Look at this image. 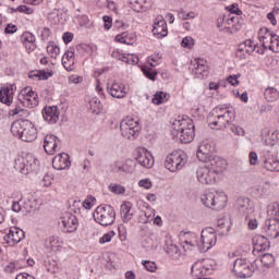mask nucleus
I'll use <instances>...</instances> for the list:
<instances>
[{
	"instance_id": "obj_1",
	"label": "nucleus",
	"mask_w": 279,
	"mask_h": 279,
	"mask_svg": "<svg viewBox=\"0 0 279 279\" xmlns=\"http://www.w3.org/2000/svg\"><path fill=\"white\" fill-rule=\"evenodd\" d=\"M172 138L179 143H193L195 138V124L190 118H178L172 123L171 129Z\"/></svg>"
},
{
	"instance_id": "obj_2",
	"label": "nucleus",
	"mask_w": 279,
	"mask_h": 279,
	"mask_svg": "<svg viewBox=\"0 0 279 279\" xmlns=\"http://www.w3.org/2000/svg\"><path fill=\"white\" fill-rule=\"evenodd\" d=\"M236 114L229 107L218 106L207 117L211 130H226L235 119Z\"/></svg>"
},
{
	"instance_id": "obj_3",
	"label": "nucleus",
	"mask_w": 279,
	"mask_h": 279,
	"mask_svg": "<svg viewBox=\"0 0 279 279\" xmlns=\"http://www.w3.org/2000/svg\"><path fill=\"white\" fill-rule=\"evenodd\" d=\"M11 134L24 143H33L38 137L36 126L29 121H14L11 125Z\"/></svg>"
},
{
	"instance_id": "obj_4",
	"label": "nucleus",
	"mask_w": 279,
	"mask_h": 279,
	"mask_svg": "<svg viewBox=\"0 0 279 279\" xmlns=\"http://www.w3.org/2000/svg\"><path fill=\"white\" fill-rule=\"evenodd\" d=\"M120 134L126 141H136V137L141 134V123L134 118H124L120 122Z\"/></svg>"
},
{
	"instance_id": "obj_5",
	"label": "nucleus",
	"mask_w": 279,
	"mask_h": 279,
	"mask_svg": "<svg viewBox=\"0 0 279 279\" xmlns=\"http://www.w3.org/2000/svg\"><path fill=\"white\" fill-rule=\"evenodd\" d=\"M94 221L99 223V226H112L117 219V213L114 207L110 205H100L94 211Z\"/></svg>"
},
{
	"instance_id": "obj_6",
	"label": "nucleus",
	"mask_w": 279,
	"mask_h": 279,
	"mask_svg": "<svg viewBox=\"0 0 279 279\" xmlns=\"http://www.w3.org/2000/svg\"><path fill=\"white\" fill-rule=\"evenodd\" d=\"M187 160L186 153L183 150H174L166 157L165 167L168 171H171V173H175V171L184 169Z\"/></svg>"
},
{
	"instance_id": "obj_7",
	"label": "nucleus",
	"mask_w": 279,
	"mask_h": 279,
	"mask_svg": "<svg viewBox=\"0 0 279 279\" xmlns=\"http://www.w3.org/2000/svg\"><path fill=\"white\" fill-rule=\"evenodd\" d=\"M40 162L38 161V158L26 155L24 157H17L15 159V169L20 173H23V175H27L29 173H34V171L38 170Z\"/></svg>"
},
{
	"instance_id": "obj_8",
	"label": "nucleus",
	"mask_w": 279,
	"mask_h": 279,
	"mask_svg": "<svg viewBox=\"0 0 279 279\" xmlns=\"http://www.w3.org/2000/svg\"><path fill=\"white\" fill-rule=\"evenodd\" d=\"M217 27L221 32H227L228 34H234L241 29V20L239 16L232 14L222 15L217 19Z\"/></svg>"
},
{
	"instance_id": "obj_9",
	"label": "nucleus",
	"mask_w": 279,
	"mask_h": 279,
	"mask_svg": "<svg viewBox=\"0 0 279 279\" xmlns=\"http://www.w3.org/2000/svg\"><path fill=\"white\" fill-rule=\"evenodd\" d=\"M255 270L256 265L245 258H238L234 260L233 272L238 278H252Z\"/></svg>"
},
{
	"instance_id": "obj_10",
	"label": "nucleus",
	"mask_w": 279,
	"mask_h": 279,
	"mask_svg": "<svg viewBox=\"0 0 279 279\" xmlns=\"http://www.w3.org/2000/svg\"><path fill=\"white\" fill-rule=\"evenodd\" d=\"M217 245V232L213 227L203 229L199 240V252H208L211 247Z\"/></svg>"
},
{
	"instance_id": "obj_11",
	"label": "nucleus",
	"mask_w": 279,
	"mask_h": 279,
	"mask_svg": "<svg viewBox=\"0 0 279 279\" xmlns=\"http://www.w3.org/2000/svg\"><path fill=\"white\" fill-rule=\"evenodd\" d=\"M107 93L114 99H124L130 93V87L119 81H109L107 83Z\"/></svg>"
},
{
	"instance_id": "obj_12",
	"label": "nucleus",
	"mask_w": 279,
	"mask_h": 279,
	"mask_svg": "<svg viewBox=\"0 0 279 279\" xmlns=\"http://www.w3.org/2000/svg\"><path fill=\"white\" fill-rule=\"evenodd\" d=\"M17 101H20L24 108H36V106H38V94L33 92L31 87H26L17 95Z\"/></svg>"
},
{
	"instance_id": "obj_13",
	"label": "nucleus",
	"mask_w": 279,
	"mask_h": 279,
	"mask_svg": "<svg viewBox=\"0 0 279 279\" xmlns=\"http://www.w3.org/2000/svg\"><path fill=\"white\" fill-rule=\"evenodd\" d=\"M196 178L201 184H215L217 182V175L206 163L197 168Z\"/></svg>"
},
{
	"instance_id": "obj_14",
	"label": "nucleus",
	"mask_w": 279,
	"mask_h": 279,
	"mask_svg": "<svg viewBox=\"0 0 279 279\" xmlns=\"http://www.w3.org/2000/svg\"><path fill=\"white\" fill-rule=\"evenodd\" d=\"M135 159L144 169H151L154 167V156L146 148H137Z\"/></svg>"
},
{
	"instance_id": "obj_15",
	"label": "nucleus",
	"mask_w": 279,
	"mask_h": 279,
	"mask_svg": "<svg viewBox=\"0 0 279 279\" xmlns=\"http://www.w3.org/2000/svg\"><path fill=\"white\" fill-rule=\"evenodd\" d=\"M204 162L211 171H214L216 175L223 173V171H226V167H228V161L218 156H211L207 159V161Z\"/></svg>"
},
{
	"instance_id": "obj_16",
	"label": "nucleus",
	"mask_w": 279,
	"mask_h": 279,
	"mask_svg": "<svg viewBox=\"0 0 279 279\" xmlns=\"http://www.w3.org/2000/svg\"><path fill=\"white\" fill-rule=\"evenodd\" d=\"M64 232H75L77 230V217L71 213H64L59 221Z\"/></svg>"
},
{
	"instance_id": "obj_17",
	"label": "nucleus",
	"mask_w": 279,
	"mask_h": 279,
	"mask_svg": "<svg viewBox=\"0 0 279 279\" xmlns=\"http://www.w3.org/2000/svg\"><path fill=\"white\" fill-rule=\"evenodd\" d=\"M44 149L48 156H53L56 151H60V138L53 134H47L44 138Z\"/></svg>"
},
{
	"instance_id": "obj_18",
	"label": "nucleus",
	"mask_w": 279,
	"mask_h": 279,
	"mask_svg": "<svg viewBox=\"0 0 279 279\" xmlns=\"http://www.w3.org/2000/svg\"><path fill=\"white\" fill-rule=\"evenodd\" d=\"M254 51H256V43L252 39H246L244 43L239 45L235 56L236 58H240V60H245V58H247V56H252Z\"/></svg>"
},
{
	"instance_id": "obj_19",
	"label": "nucleus",
	"mask_w": 279,
	"mask_h": 279,
	"mask_svg": "<svg viewBox=\"0 0 279 279\" xmlns=\"http://www.w3.org/2000/svg\"><path fill=\"white\" fill-rule=\"evenodd\" d=\"M25 239V231L17 227H11L5 235V241L9 245H19Z\"/></svg>"
},
{
	"instance_id": "obj_20",
	"label": "nucleus",
	"mask_w": 279,
	"mask_h": 279,
	"mask_svg": "<svg viewBox=\"0 0 279 279\" xmlns=\"http://www.w3.org/2000/svg\"><path fill=\"white\" fill-rule=\"evenodd\" d=\"M153 34L156 38H165V36L169 34V31L167 29V22L162 15L155 19L153 24Z\"/></svg>"
},
{
	"instance_id": "obj_21",
	"label": "nucleus",
	"mask_w": 279,
	"mask_h": 279,
	"mask_svg": "<svg viewBox=\"0 0 279 279\" xmlns=\"http://www.w3.org/2000/svg\"><path fill=\"white\" fill-rule=\"evenodd\" d=\"M52 167L53 169H57V171L69 169V167H71V160H70L69 154L62 153L57 155L52 159Z\"/></svg>"
},
{
	"instance_id": "obj_22",
	"label": "nucleus",
	"mask_w": 279,
	"mask_h": 279,
	"mask_svg": "<svg viewBox=\"0 0 279 279\" xmlns=\"http://www.w3.org/2000/svg\"><path fill=\"white\" fill-rule=\"evenodd\" d=\"M266 236L268 239H278L279 236V220L277 218H270L266 221L264 228Z\"/></svg>"
},
{
	"instance_id": "obj_23",
	"label": "nucleus",
	"mask_w": 279,
	"mask_h": 279,
	"mask_svg": "<svg viewBox=\"0 0 279 279\" xmlns=\"http://www.w3.org/2000/svg\"><path fill=\"white\" fill-rule=\"evenodd\" d=\"M211 153H213V145H210V143L204 141L198 146L196 156L201 162H207L208 159L213 157V156H210Z\"/></svg>"
},
{
	"instance_id": "obj_24",
	"label": "nucleus",
	"mask_w": 279,
	"mask_h": 279,
	"mask_svg": "<svg viewBox=\"0 0 279 279\" xmlns=\"http://www.w3.org/2000/svg\"><path fill=\"white\" fill-rule=\"evenodd\" d=\"M43 117L50 124L58 123L60 120V109L57 106L46 107L43 110Z\"/></svg>"
},
{
	"instance_id": "obj_25",
	"label": "nucleus",
	"mask_w": 279,
	"mask_h": 279,
	"mask_svg": "<svg viewBox=\"0 0 279 279\" xmlns=\"http://www.w3.org/2000/svg\"><path fill=\"white\" fill-rule=\"evenodd\" d=\"M120 216L123 223H129L134 218V205L131 202H124L120 206Z\"/></svg>"
},
{
	"instance_id": "obj_26",
	"label": "nucleus",
	"mask_w": 279,
	"mask_h": 279,
	"mask_svg": "<svg viewBox=\"0 0 279 279\" xmlns=\"http://www.w3.org/2000/svg\"><path fill=\"white\" fill-rule=\"evenodd\" d=\"M136 169V162L133 159H125L124 161H116L114 171L123 173H134Z\"/></svg>"
},
{
	"instance_id": "obj_27",
	"label": "nucleus",
	"mask_w": 279,
	"mask_h": 279,
	"mask_svg": "<svg viewBox=\"0 0 279 279\" xmlns=\"http://www.w3.org/2000/svg\"><path fill=\"white\" fill-rule=\"evenodd\" d=\"M238 209L248 218L254 213V201L243 197L238 198Z\"/></svg>"
},
{
	"instance_id": "obj_28",
	"label": "nucleus",
	"mask_w": 279,
	"mask_h": 279,
	"mask_svg": "<svg viewBox=\"0 0 279 279\" xmlns=\"http://www.w3.org/2000/svg\"><path fill=\"white\" fill-rule=\"evenodd\" d=\"M257 35L262 47H264V49H267L276 33H274V31L269 29L268 27H262L259 28Z\"/></svg>"
},
{
	"instance_id": "obj_29",
	"label": "nucleus",
	"mask_w": 279,
	"mask_h": 279,
	"mask_svg": "<svg viewBox=\"0 0 279 279\" xmlns=\"http://www.w3.org/2000/svg\"><path fill=\"white\" fill-rule=\"evenodd\" d=\"M62 65L64 66L65 71L75 70V50L73 48H70L64 52L62 57Z\"/></svg>"
},
{
	"instance_id": "obj_30",
	"label": "nucleus",
	"mask_w": 279,
	"mask_h": 279,
	"mask_svg": "<svg viewBox=\"0 0 279 279\" xmlns=\"http://www.w3.org/2000/svg\"><path fill=\"white\" fill-rule=\"evenodd\" d=\"M16 86L10 85L7 87H3L0 90V101L1 104H5L7 106H10L12 104V100L14 99V90Z\"/></svg>"
},
{
	"instance_id": "obj_31",
	"label": "nucleus",
	"mask_w": 279,
	"mask_h": 279,
	"mask_svg": "<svg viewBox=\"0 0 279 279\" xmlns=\"http://www.w3.org/2000/svg\"><path fill=\"white\" fill-rule=\"evenodd\" d=\"M214 195L215 199L213 210H221L222 208H226V205L228 204V196L226 195V193L215 191Z\"/></svg>"
},
{
	"instance_id": "obj_32",
	"label": "nucleus",
	"mask_w": 279,
	"mask_h": 279,
	"mask_svg": "<svg viewBox=\"0 0 279 279\" xmlns=\"http://www.w3.org/2000/svg\"><path fill=\"white\" fill-rule=\"evenodd\" d=\"M85 101L87 102L88 109L94 112V114H99L101 112V109L104 108V105H101V101L97 97L93 96H86Z\"/></svg>"
},
{
	"instance_id": "obj_33",
	"label": "nucleus",
	"mask_w": 279,
	"mask_h": 279,
	"mask_svg": "<svg viewBox=\"0 0 279 279\" xmlns=\"http://www.w3.org/2000/svg\"><path fill=\"white\" fill-rule=\"evenodd\" d=\"M183 247L185 250H194V247H197V250H199V238L197 236V234H186L185 240L183 241Z\"/></svg>"
},
{
	"instance_id": "obj_34",
	"label": "nucleus",
	"mask_w": 279,
	"mask_h": 279,
	"mask_svg": "<svg viewBox=\"0 0 279 279\" xmlns=\"http://www.w3.org/2000/svg\"><path fill=\"white\" fill-rule=\"evenodd\" d=\"M28 77L31 80L45 81L49 80V77H53V71L51 70H35L28 73Z\"/></svg>"
},
{
	"instance_id": "obj_35",
	"label": "nucleus",
	"mask_w": 279,
	"mask_h": 279,
	"mask_svg": "<svg viewBox=\"0 0 279 279\" xmlns=\"http://www.w3.org/2000/svg\"><path fill=\"white\" fill-rule=\"evenodd\" d=\"M116 43H122L123 45H133L136 43V35L134 33L124 32L116 36Z\"/></svg>"
},
{
	"instance_id": "obj_36",
	"label": "nucleus",
	"mask_w": 279,
	"mask_h": 279,
	"mask_svg": "<svg viewBox=\"0 0 279 279\" xmlns=\"http://www.w3.org/2000/svg\"><path fill=\"white\" fill-rule=\"evenodd\" d=\"M44 265L50 274H58L60 271V266L58 265V258L56 256H48Z\"/></svg>"
},
{
	"instance_id": "obj_37",
	"label": "nucleus",
	"mask_w": 279,
	"mask_h": 279,
	"mask_svg": "<svg viewBox=\"0 0 279 279\" xmlns=\"http://www.w3.org/2000/svg\"><path fill=\"white\" fill-rule=\"evenodd\" d=\"M196 75H202L206 77L208 75V61L204 59H198L194 64Z\"/></svg>"
},
{
	"instance_id": "obj_38",
	"label": "nucleus",
	"mask_w": 279,
	"mask_h": 279,
	"mask_svg": "<svg viewBox=\"0 0 279 279\" xmlns=\"http://www.w3.org/2000/svg\"><path fill=\"white\" fill-rule=\"evenodd\" d=\"M156 217V209L151 208L149 205H146L145 209L142 210L140 216L141 223H148Z\"/></svg>"
},
{
	"instance_id": "obj_39",
	"label": "nucleus",
	"mask_w": 279,
	"mask_h": 279,
	"mask_svg": "<svg viewBox=\"0 0 279 279\" xmlns=\"http://www.w3.org/2000/svg\"><path fill=\"white\" fill-rule=\"evenodd\" d=\"M169 101V95L165 92H157L151 99V104L155 106H162V104H167Z\"/></svg>"
},
{
	"instance_id": "obj_40",
	"label": "nucleus",
	"mask_w": 279,
	"mask_h": 279,
	"mask_svg": "<svg viewBox=\"0 0 279 279\" xmlns=\"http://www.w3.org/2000/svg\"><path fill=\"white\" fill-rule=\"evenodd\" d=\"M192 275L194 278H199L201 276H206L202 259L196 260L191 268Z\"/></svg>"
},
{
	"instance_id": "obj_41",
	"label": "nucleus",
	"mask_w": 279,
	"mask_h": 279,
	"mask_svg": "<svg viewBox=\"0 0 279 279\" xmlns=\"http://www.w3.org/2000/svg\"><path fill=\"white\" fill-rule=\"evenodd\" d=\"M264 98L266 101H277L279 98V92L278 89L274 87H268L264 90Z\"/></svg>"
},
{
	"instance_id": "obj_42",
	"label": "nucleus",
	"mask_w": 279,
	"mask_h": 279,
	"mask_svg": "<svg viewBox=\"0 0 279 279\" xmlns=\"http://www.w3.org/2000/svg\"><path fill=\"white\" fill-rule=\"evenodd\" d=\"M202 202H203L204 206H206L207 208H214L215 192H207L205 195H203Z\"/></svg>"
},
{
	"instance_id": "obj_43",
	"label": "nucleus",
	"mask_w": 279,
	"mask_h": 279,
	"mask_svg": "<svg viewBox=\"0 0 279 279\" xmlns=\"http://www.w3.org/2000/svg\"><path fill=\"white\" fill-rule=\"evenodd\" d=\"M264 169L267 171H279V161L274 159H266L264 161Z\"/></svg>"
},
{
	"instance_id": "obj_44",
	"label": "nucleus",
	"mask_w": 279,
	"mask_h": 279,
	"mask_svg": "<svg viewBox=\"0 0 279 279\" xmlns=\"http://www.w3.org/2000/svg\"><path fill=\"white\" fill-rule=\"evenodd\" d=\"M266 49L274 51V53L279 52V36L277 34H275V36L270 39V43L268 46H266Z\"/></svg>"
},
{
	"instance_id": "obj_45",
	"label": "nucleus",
	"mask_w": 279,
	"mask_h": 279,
	"mask_svg": "<svg viewBox=\"0 0 279 279\" xmlns=\"http://www.w3.org/2000/svg\"><path fill=\"white\" fill-rule=\"evenodd\" d=\"M142 71L148 80H151V82L156 81V76L158 75V71L145 65L142 68Z\"/></svg>"
},
{
	"instance_id": "obj_46",
	"label": "nucleus",
	"mask_w": 279,
	"mask_h": 279,
	"mask_svg": "<svg viewBox=\"0 0 279 279\" xmlns=\"http://www.w3.org/2000/svg\"><path fill=\"white\" fill-rule=\"evenodd\" d=\"M47 53H49L51 58H58L60 56V47L54 43H50L47 46Z\"/></svg>"
},
{
	"instance_id": "obj_47",
	"label": "nucleus",
	"mask_w": 279,
	"mask_h": 279,
	"mask_svg": "<svg viewBox=\"0 0 279 279\" xmlns=\"http://www.w3.org/2000/svg\"><path fill=\"white\" fill-rule=\"evenodd\" d=\"M142 265L149 274H156L158 271V265L153 260H142Z\"/></svg>"
},
{
	"instance_id": "obj_48",
	"label": "nucleus",
	"mask_w": 279,
	"mask_h": 279,
	"mask_svg": "<svg viewBox=\"0 0 279 279\" xmlns=\"http://www.w3.org/2000/svg\"><path fill=\"white\" fill-rule=\"evenodd\" d=\"M109 191L114 195H123V193H125V187L121 184L111 183L109 185Z\"/></svg>"
},
{
	"instance_id": "obj_49",
	"label": "nucleus",
	"mask_w": 279,
	"mask_h": 279,
	"mask_svg": "<svg viewBox=\"0 0 279 279\" xmlns=\"http://www.w3.org/2000/svg\"><path fill=\"white\" fill-rule=\"evenodd\" d=\"M194 46L195 39H193V37L191 36L184 37L181 41V47H183L184 49H193Z\"/></svg>"
},
{
	"instance_id": "obj_50",
	"label": "nucleus",
	"mask_w": 279,
	"mask_h": 279,
	"mask_svg": "<svg viewBox=\"0 0 279 279\" xmlns=\"http://www.w3.org/2000/svg\"><path fill=\"white\" fill-rule=\"evenodd\" d=\"M201 263L203 265L205 274H207L208 271H210V269H213V267H215V260L210 258H203L201 259Z\"/></svg>"
},
{
	"instance_id": "obj_51",
	"label": "nucleus",
	"mask_w": 279,
	"mask_h": 279,
	"mask_svg": "<svg viewBox=\"0 0 279 279\" xmlns=\"http://www.w3.org/2000/svg\"><path fill=\"white\" fill-rule=\"evenodd\" d=\"M94 201L95 199L93 197L85 199L83 203L80 201H75L74 205L83 206V208H85L86 210H90V208H93V206H94V204H93Z\"/></svg>"
},
{
	"instance_id": "obj_52",
	"label": "nucleus",
	"mask_w": 279,
	"mask_h": 279,
	"mask_svg": "<svg viewBox=\"0 0 279 279\" xmlns=\"http://www.w3.org/2000/svg\"><path fill=\"white\" fill-rule=\"evenodd\" d=\"M227 10L229 12V14H231V16H241V14H243V11H241V9H239V4L234 3V4H231L229 7H227Z\"/></svg>"
},
{
	"instance_id": "obj_53",
	"label": "nucleus",
	"mask_w": 279,
	"mask_h": 279,
	"mask_svg": "<svg viewBox=\"0 0 279 279\" xmlns=\"http://www.w3.org/2000/svg\"><path fill=\"white\" fill-rule=\"evenodd\" d=\"M117 233L114 231H109L99 239V243L101 245H104L105 243H110V241H112V239H114Z\"/></svg>"
},
{
	"instance_id": "obj_54",
	"label": "nucleus",
	"mask_w": 279,
	"mask_h": 279,
	"mask_svg": "<svg viewBox=\"0 0 279 279\" xmlns=\"http://www.w3.org/2000/svg\"><path fill=\"white\" fill-rule=\"evenodd\" d=\"M260 263L264 267H269L274 263V255L266 253L260 257Z\"/></svg>"
},
{
	"instance_id": "obj_55",
	"label": "nucleus",
	"mask_w": 279,
	"mask_h": 279,
	"mask_svg": "<svg viewBox=\"0 0 279 279\" xmlns=\"http://www.w3.org/2000/svg\"><path fill=\"white\" fill-rule=\"evenodd\" d=\"M22 43L23 45H27L29 43H36V37L34 34L26 32L22 35Z\"/></svg>"
},
{
	"instance_id": "obj_56",
	"label": "nucleus",
	"mask_w": 279,
	"mask_h": 279,
	"mask_svg": "<svg viewBox=\"0 0 279 279\" xmlns=\"http://www.w3.org/2000/svg\"><path fill=\"white\" fill-rule=\"evenodd\" d=\"M169 241L166 242V251L168 254H178V245L173 244V242L171 241V238H168Z\"/></svg>"
},
{
	"instance_id": "obj_57",
	"label": "nucleus",
	"mask_w": 279,
	"mask_h": 279,
	"mask_svg": "<svg viewBox=\"0 0 279 279\" xmlns=\"http://www.w3.org/2000/svg\"><path fill=\"white\" fill-rule=\"evenodd\" d=\"M230 131L235 134V136H245V129L236 124H232Z\"/></svg>"
},
{
	"instance_id": "obj_58",
	"label": "nucleus",
	"mask_w": 279,
	"mask_h": 279,
	"mask_svg": "<svg viewBox=\"0 0 279 279\" xmlns=\"http://www.w3.org/2000/svg\"><path fill=\"white\" fill-rule=\"evenodd\" d=\"M51 184H53V175L45 174L41 179V186L49 189V186H51Z\"/></svg>"
},
{
	"instance_id": "obj_59",
	"label": "nucleus",
	"mask_w": 279,
	"mask_h": 279,
	"mask_svg": "<svg viewBox=\"0 0 279 279\" xmlns=\"http://www.w3.org/2000/svg\"><path fill=\"white\" fill-rule=\"evenodd\" d=\"M161 60L162 54L158 53L156 56L148 57V64H150V66H157V64H160Z\"/></svg>"
},
{
	"instance_id": "obj_60",
	"label": "nucleus",
	"mask_w": 279,
	"mask_h": 279,
	"mask_svg": "<svg viewBox=\"0 0 279 279\" xmlns=\"http://www.w3.org/2000/svg\"><path fill=\"white\" fill-rule=\"evenodd\" d=\"M13 12H21L22 14H33L34 10L27 5H19L16 9H13Z\"/></svg>"
},
{
	"instance_id": "obj_61",
	"label": "nucleus",
	"mask_w": 279,
	"mask_h": 279,
	"mask_svg": "<svg viewBox=\"0 0 279 279\" xmlns=\"http://www.w3.org/2000/svg\"><path fill=\"white\" fill-rule=\"evenodd\" d=\"M138 186H141L142 189H146V191H149V189L154 186V183H151V180L149 179H142L138 181Z\"/></svg>"
},
{
	"instance_id": "obj_62",
	"label": "nucleus",
	"mask_w": 279,
	"mask_h": 279,
	"mask_svg": "<svg viewBox=\"0 0 279 279\" xmlns=\"http://www.w3.org/2000/svg\"><path fill=\"white\" fill-rule=\"evenodd\" d=\"M126 64H138V57L135 54H125V60H122Z\"/></svg>"
},
{
	"instance_id": "obj_63",
	"label": "nucleus",
	"mask_w": 279,
	"mask_h": 279,
	"mask_svg": "<svg viewBox=\"0 0 279 279\" xmlns=\"http://www.w3.org/2000/svg\"><path fill=\"white\" fill-rule=\"evenodd\" d=\"M49 243H50V247L52 250V252L58 251V248L60 247V240H58V236H51L49 239Z\"/></svg>"
},
{
	"instance_id": "obj_64",
	"label": "nucleus",
	"mask_w": 279,
	"mask_h": 279,
	"mask_svg": "<svg viewBox=\"0 0 279 279\" xmlns=\"http://www.w3.org/2000/svg\"><path fill=\"white\" fill-rule=\"evenodd\" d=\"M111 58H114L116 60H120L121 62H123V60H125V54L121 52V50L114 49L111 52Z\"/></svg>"
}]
</instances>
